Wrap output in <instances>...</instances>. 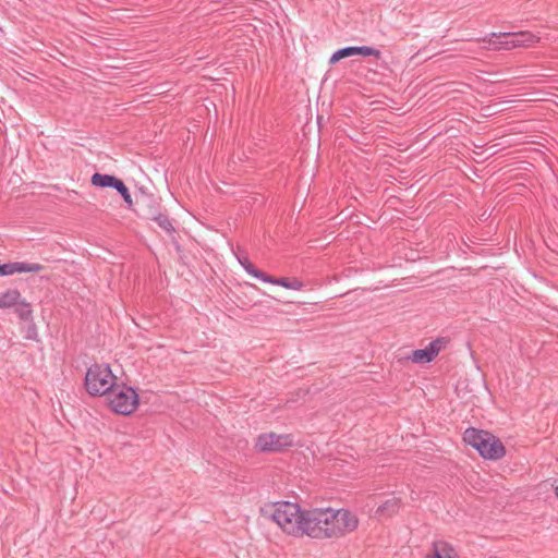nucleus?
Segmentation results:
<instances>
[{"label":"nucleus","instance_id":"nucleus-1","mask_svg":"<svg viewBox=\"0 0 558 558\" xmlns=\"http://www.w3.org/2000/svg\"><path fill=\"white\" fill-rule=\"evenodd\" d=\"M265 519L275 522L284 533L295 537L338 539L354 532L359 518L348 509L312 508L302 510L295 502L279 501L262 509Z\"/></svg>","mask_w":558,"mask_h":558},{"label":"nucleus","instance_id":"nucleus-2","mask_svg":"<svg viewBox=\"0 0 558 558\" xmlns=\"http://www.w3.org/2000/svg\"><path fill=\"white\" fill-rule=\"evenodd\" d=\"M463 440L473 447L484 459L498 460L506 453L501 440L486 430L474 427L466 428L463 433Z\"/></svg>","mask_w":558,"mask_h":558},{"label":"nucleus","instance_id":"nucleus-3","mask_svg":"<svg viewBox=\"0 0 558 558\" xmlns=\"http://www.w3.org/2000/svg\"><path fill=\"white\" fill-rule=\"evenodd\" d=\"M117 377L107 364H94L88 367L85 376V387L92 396H104L114 387Z\"/></svg>","mask_w":558,"mask_h":558},{"label":"nucleus","instance_id":"nucleus-4","mask_svg":"<svg viewBox=\"0 0 558 558\" xmlns=\"http://www.w3.org/2000/svg\"><path fill=\"white\" fill-rule=\"evenodd\" d=\"M107 396L110 409L118 414L129 415L137 409L138 395L132 387L116 384Z\"/></svg>","mask_w":558,"mask_h":558},{"label":"nucleus","instance_id":"nucleus-5","mask_svg":"<svg viewBox=\"0 0 558 558\" xmlns=\"http://www.w3.org/2000/svg\"><path fill=\"white\" fill-rule=\"evenodd\" d=\"M293 438L291 435H277L275 433L262 434L256 439V448L259 451H279L283 448L291 447Z\"/></svg>","mask_w":558,"mask_h":558},{"label":"nucleus","instance_id":"nucleus-6","mask_svg":"<svg viewBox=\"0 0 558 558\" xmlns=\"http://www.w3.org/2000/svg\"><path fill=\"white\" fill-rule=\"evenodd\" d=\"M446 342L447 341L444 338H438L429 342L425 349L414 350L410 359L413 363L417 364L429 363L435 359V356L438 355L440 350L445 347Z\"/></svg>","mask_w":558,"mask_h":558},{"label":"nucleus","instance_id":"nucleus-7","mask_svg":"<svg viewBox=\"0 0 558 558\" xmlns=\"http://www.w3.org/2000/svg\"><path fill=\"white\" fill-rule=\"evenodd\" d=\"M43 269L44 266L38 263L13 262L0 264V277L16 272H40Z\"/></svg>","mask_w":558,"mask_h":558},{"label":"nucleus","instance_id":"nucleus-8","mask_svg":"<svg viewBox=\"0 0 558 558\" xmlns=\"http://www.w3.org/2000/svg\"><path fill=\"white\" fill-rule=\"evenodd\" d=\"M481 41L488 43L494 50H512L513 43H511V33H490L489 35L480 39Z\"/></svg>","mask_w":558,"mask_h":558},{"label":"nucleus","instance_id":"nucleus-9","mask_svg":"<svg viewBox=\"0 0 558 558\" xmlns=\"http://www.w3.org/2000/svg\"><path fill=\"white\" fill-rule=\"evenodd\" d=\"M426 558H459L458 553L449 543L444 541L433 542L430 551Z\"/></svg>","mask_w":558,"mask_h":558},{"label":"nucleus","instance_id":"nucleus-10","mask_svg":"<svg viewBox=\"0 0 558 558\" xmlns=\"http://www.w3.org/2000/svg\"><path fill=\"white\" fill-rule=\"evenodd\" d=\"M538 41L539 37L527 31L511 33V43H513V49L532 47Z\"/></svg>","mask_w":558,"mask_h":558},{"label":"nucleus","instance_id":"nucleus-11","mask_svg":"<svg viewBox=\"0 0 558 558\" xmlns=\"http://www.w3.org/2000/svg\"><path fill=\"white\" fill-rule=\"evenodd\" d=\"M401 507V499L399 497H391L384 501L377 509H376V517L378 518H391L395 514L398 513Z\"/></svg>","mask_w":558,"mask_h":558},{"label":"nucleus","instance_id":"nucleus-12","mask_svg":"<svg viewBox=\"0 0 558 558\" xmlns=\"http://www.w3.org/2000/svg\"><path fill=\"white\" fill-rule=\"evenodd\" d=\"M262 281L271 283V284L281 286V287H283L286 289H290V290H301L303 288V283L295 278H293V279L286 278V277L275 278L272 276L265 274Z\"/></svg>","mask_w":558,"mask_h":558},{"label":"nucleus","instance_id":"nucleus-13","mask_svg":"<svg viewBox=\"0 0 558 558\" xmlns=\"http://www.w3.org/2000/svg\"><path fill=\"white\" fill-rule=\"evenodd\" d=\"M90 182L95 186L116 189L121 182V180L116 178L114 175L101 174L97 172L92 175Z\"/></svg>","mask_w":558,"mask_h":558},{"label":"nucleus","instance_id":"nucleus-14","mask_svg":"<svg viewBox=\"0 0 558 558\" xmlns=\"http://www.w3.org/2000/svg\"><path fill=\"white\" fill-rule=\"evenodd\" d=\"M21 300V293L16 289H10L0 294V308H10L15 306Z\"/></svg>","mask_w":558,"mask_h":558},{"label":"nucleus","instance_id":"nucleus-15","mask_svg":"<svg viewBox=\"0 0 558 558\" xmlns=\"http://www.w3.org/2000/svg\"><path fill=\"white\" fill-rule=\"evenodd\" d=\"M15 313L16 315L25 322L33 319V310L28 302L24 299H21L17 304H15Z\"/></svg>","mask_w":558,"mask_h":558},{"label":"nucleus","instance_id":"nucleus-16","mask_svg":"<svg viewBox=\"0 0 558 558\" xmlns=\"http://www.w3.org/2000/svg\"><path fill=\"white\" fill-rule=\"evenodd\" d=\"M238 260L247 274H250L251 276H253L259 280L263 279L265 272L255 268L254 265L250 262V259L247 257L238 256Z\"/></svg>","mask_w":558,"mask_h":558},{"label":"nucleus","instance_id":"nucleus-17","mask_svg":"<svg viewBox=\"0 0 558 558\" xmlns=\"http://www.w3.org/2000/svg\"><path fill=\"white\" fill-rule=\"evenodd\" d=\"M357 54V51H356V47H344V48H341L339 50H337L330 58V63H336L338 61H340L341 59L343 58H348V57H352V56H356Z\"/></svg>","mask_w":558,"mask_h":558},{"label":"nucleus","instance_id":"nucleus-18","mask_svg":"<svg viewBox=\"0 0 558 558\" xmlns=\"http://www.w3.org/2000/svg\"><path fill=\"white\" fill-rule=\"evenodd\" d=\"M154 220L157 222V225L165 230L167 233H172L174 231V228L168 218L167 215L159 214L154 217Z\"/></svg>","mask_w":558,"mask_h":558},{"label":"nucleus","instance_id":"nucleus-19","mask_svg":"<svg viewBox=\"0 0 558 558\" xmlns=\"http://www.w3.org/2000/svg\"><path fill=\"white\" fill-rule=\"evenodd\" d=\"M116 190L119 192V194L122 196L123 201L126 203L128 207L131 208L133 205L131 194L129 192V189L125 186L123 181L119 183V185L116 187Z\"/></svg>","mask_w":558,"mask_h":558},{"label":"nucleus","instance_id":"nucleus-20","mask_svg":"<svg viewBox=\"0 0 558 558\" xmlns=\"http://www.w3.org/2000/svg\"><path fill=\"white\" fill-rule=\"evenodd\" d=\"M356 51H357V54H362L365 57L373 56L375 58H379L381 56L380 50L373 48V47H367V46L356 47Z\"/></svg>","mask_w":558,"mask_h":558},{"label":"nucleus","instance_id":"nucleus-21","mask_svg":"<svg viewBox=\"0 0 558 558\" xmlns=\"http://www.w3.org/2000/svg\"><path fill=\"white\" fill-rule=\"evenodd\" d=\"M555 493H556V496L558 498V486L556 487Z\"/></svg>","mask_w":558,"mask_h":558}]
</instances>
